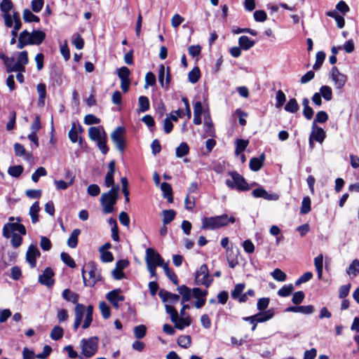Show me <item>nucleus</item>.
<instances>
[{
  "instance_id": "nucleus-1",
  "label": "nucleus",
  "mask_w": 359,
  "mask_h": 359,
  "mask_svg": "<svg viewBox=\"0 0 359 359\" xmlns=\"http://www.w3.org/2000/svg\"><path fill=\"white\" fill-rule=\"evenodd\" d=\"M236 218L233 216H229L227 214L215 217H205L202 219V229L214 230L226 226L229 223H234Z\"/></svg>"
},
{
  "instance_id": "nucleus-2",
  "label": "nucleus",
  "mask_w": 359,
  "mask_h": 359,
  "mask_svg": "<svg viewBox=\"0 0 359 359\" xmlns=\"http://www.w3.org/2000/svg\"><path fill=\"white\" fill-rule=\"evenodd\" d=\"M81 273L86 286L93 287L102 279L100 270L93 262L87 263L82 269Z\"/></svg>"
},
{
  "instance_id": "nucleus-3",
  "label": "nucleus",
  "mask_w": 359,
  "mask_h": 359,
  "mask_svg": "<svg viewBox=\"0 0 359 359\" xmlns=\"http://www.w3.org/2000/svg\"><path fill=\"white\" fill-rule=\"evenodd\" d=\"M119 186L116 185L106 193L102 194L100 198V203L103 207L104 213H111L114 210V205L118 198Z\"/></svg>"
},
{
  "instance_id": "nucleus-4",
  "label": "nucleus",
  "mask_w": 359,
  "mask_h": 359,
  "mask_svg": "<svg viewBox=\"0 0 359 359\" xmlns=\"http://www.w3.org/2000/svg\"><path fill=\"white\" fill-rule=\"evenodd\" d=\"M231 179L226 180V185L231 189H236L239 191H247L250 189L244 177L236 171L230 172Z\"/></svg>"
},
{
  "instance_id": "nucleus-5",
  "label": "nucleus",
  "mask_w": 359,
  "mask_h": 359,
  "mask_svg": "<svg viewBox=\"0 0 359 359\" xmlns=\"http://www.w3.org/2000/svg\"><path fill=\"white\" fill-rule=\"evenodd\" d=\"M98 339L96 337L83 339L81 341V353L86 358H90L96 353Z\"/></svg>"
},
{
  "instance_id": "nucleus-6",
  "label": "nucleus",
  "mask_w": 359,
  "mask_h": 359,
  "mask_svg": "<svg viewBox=\"0 0 359 359\" xmlns=\"http://www.w3.org/2000/svg\"><path fill=\"white\" fill-rule=\"evenodd\" d=\"M274 316V312L273 309H269L264 312H259L254 316L249 317H244L243 319L245 321H248L250 323H253V326L252 327V331H255L257 327V323H264L266 322Z\"/></svg>"
},
{
  "instance_id": "nucleus-7",
  "label": "nucleus",
  "mask_w": 359,
  "mask_h": 359,
  "mask_svg": "<svg viewBox=\"0 0 359 359\" xmlns=\"http://www.w3.org/2000/svg\"><path fill=\"white\" fill-rule=\"evenodd\" d=\"M195 281L197 285H203L208 287L212 279L209 276L208 269L206 264H202L196 273Z\"/></svg>"
},
{
  "instance_id": "nucleus-8",
  "label": "nucleus",
  "mask_w": 359,
  "mask_h": 359,
  "mask_svg": "<svg viewBox=\"0 0 359 359\" xmlns=\"http://www.w3.org/2000/svg\"><path fill=\"white\" fill-rule=\"evenodd\" d=\"M126 130L123 127H117L111 134V138L114 143L116 149L123 153L125 149V140L123 139V135L125 134Z\"/></svg>"
},
{
  "instance_id": "nucleus-9",
  "label": "nucleus",
  "mask_w": 359,
  "mask_h": 359,
  "mask_svg": "<svg viewBox=\"0 0 359 359\" xmlns=\"http://www.w3.org/2000/svg\"><path fill=\"white\" fill-rule=\"evenodd\" d=\"M15 231H18L22 235H25L27 233L26 229L23 224L18 222H8L4 226L3 236L8 238L11 237V233H13Z\"/></svg>"
},
{
  "instance_id": "nucleus-10",
  "label": "nucleus",
  "mask_w": 359,
  "mask_h": 359,
  "mask_svg": "<svg viewBox=\"0 0 359 359\" xmlns=\"http://www.w3.org/2000/svg\"><path fill=\"white\" fill-rule=\"evenodd\" d=\"M145 262L147 266L149 262L151 265L158 266L163 264V258L154 248H149L146 250Z\"/></svg>"
},
{
  "instance_id": "nucleus-11",
  "label": "nucleus",
  "mask_w": 359,
  "mask_h": 359,
  "mask_svg": "<svg viewBox=\"0 0 359 359\" xmlns=\"http://www.w3.org/2000/svg\"><path fill=\"white\" fill-rule=\"evenodd\" d=\"M41 252L35 245H30L26 252V261L33 269L36 266V258L39 257Z\"/></svg>"
},
{
  "instance_id": "nucleus-12",
  "label": "nucleus",
  "mask_w": 359,
  "mask_h": 359,
  "mask_svg": "<svg viewBox=\"0 0 359 359\" xmlns=\"http://www.w3.org/2000/svg\"><path fill=\"white\" fill-rule=\"evenodd\" d=\"M330 76L336 88L341 89L344 86L346 82V76L341 74L336 67L331 69Z\"/></svg>"
},
{
  "instance_id": "nucleus-13",
  "label": "nucleus",
  "mask_w": 359,
  "mask_h": 359,
  "mask_svg": "<svg viewBox=\"0 0 359 359\" xmlns=\"http://www.w3.org/2000/svg\"><path fill=\"white\" fill-rule=\"evenodd\" d=\"M54 272L53 271L48 267L45 269L43 273L39 277V282L43 285L47 287H51L54 284L53 280Z\"/></svg>"
},
{
  "instance_id": "nucleus-14",
  "label": "nucleus",
  "mask_w": 359,
  "mask_h": 359,
  "mask_svg": "<svg viewBox=\"0 0 359 359\" xmlns=\"http://www.w3.org/2000/svg\"><path fill=\"white\" fill-rule=\"evenodd\" d=\"M28 62L27 52L26 50L20 52L18 55V60L15 63V67L18 72H24L25 71V65L28 64Z\"/></svg>"
},
{
  "instance_id": "nucleus-15",
  "label": "nucleus",
  "mask_w": 359,
  "mask_h": 359,
  "mask_svg": "<svg viewBox=\"0 0 359 359\" xmlns=\"http://www.w3.org/2000/svg\"><path fill=\"white\" fill-rule=\"evenodd\" d=\"M107 299L116 308L119 307V302L124 300V297L120 294L119 290H114L107 294Z\"/></svg>"
},
{
  "instance_id": "nucleus-16",
  "label": "nucleus",
  "mask_w": 359,
  "mask_h": 359,
  "mask_svg": "<svg viewBox=\"0 0 359 359\" xmlns=\"http://www.w3.org/2000/svg\"><path fill=\"white\" fill-rule=\"evenodd\" d=\"M88 135L91 140L97 142L107 135L102 127H90L88 129Z\"/></svg>"
},
{
  "instance_id": "nucleus-17",
  "label": "nucleus",
  "mask_w": 359,
  "mask_h": 359,
  "mask_svg": "<svg viewBox=\"0 0 359 359\" xmlns=\"http://www.w3.org/2000/svg\"><path fill=\"white\" fill-rule=\"evenodd\" d=\"M27 37H28L29 43L31 45H39L44 40L46 34L42 31L34 30L32 33L29 32V36Z\"/></svg>"
},
{
  "instance_id": "nucleus-18",
  "label": "nucleus",
  "mask_w": 359,
  "mask_h": 359,
  "mask_svg": "<svg viewBox=\"0 0 359 359\" xmlns=\"http://www.w3.org/2000/svg\"><path fill=\"white\" fill-rule=\"evenodd\" d=\"M252 195L255 198H263L266 200H272V201H276L279 198L278 194H269L263 188H257V189H254L252 191Z\"/></svg>"
},
{
  "instance_id": "nucleus-19",
  "label": "nucleus",
  "mask_w": 359,
  "mask_h": 359,
  "mask_svg": "<svg viewBox=\"0 0 359 359\" xmlns=\"http://www.w3.org/2000/svg\"><path fill=\"white\" fill-rule=\"evenodd\" d=\"M115 172V161H111L109 162L108 165V171L106 174L105 178H104V184L106 187H115L114 185V175Z\"/></svg>"
},
{
  "instance_id": "nucleus-20",
  "label": "nucleus",
  "mask_w": 359,
  "mask_h": 359,
  "mask_svg": "<svg viewBox=\"0 0 359 359\" xmlns=\"http://www.w3.org/2000/svg\"><path fill=\"white\" fill-rule=\"evenodd\" d=\"M158 295L163 302H168L170 304H175L180 299V296L178 294H172L165 290H161Z\"/></svg>"
},
{
  "instance_id": "nucleus-21",
  "label": "nucleus",
  "mask_w": 359,
  "mask_h": 359,
  "mask_svg": "<svg viewBox=\"0 0 359 359\" xmlns=\"http://www.w3.org/2000/svg\"><path fill=\"white\" fill-rule=\"evenodd\" d=\"M177 290L182 295V301L181 304H184L187 302H189L191 298V290L187 286L182 285L178 286Z\"/></svg>"
},
{
  "instance_id": "nucleus-22",
  "label": "nucleus",
  "mask_w": 359,
  "mask_h": 359,
  "mask_svg": "<svg viewBox=\"0 0 359 359\" xmlns=\"http://www.w3.org/2000/svg\"><path fill=\"white\" fill-rule=\"evenodd\" d=\"M161 189L163 191V196L168 200V202H173L172 189L169 183L163 182L160 185Z\"/></svg>"
},
{
  "instance_id": "nucleus-23",
  "label": "nucleus",
  "mask_w": 359,
  "mask_h": 359,
  "mask_svg": "<svg viewBox=\"0 0 359 359\" xmlns=\"http://www.w3.org/2000/svg\"><path fill=\"white\" fill-rule=\"evenodd\" d=\"M264 155L262 154L259 158H252L250 161V168L253 171H258L261 169L264 161Z\"/></svg>"
},
{
  "instance_id": "nucleus-24",
  "label": "nucleus",
  "mask_w": 359,
  "mask_h": 359,
  "mask_svg": "<svg viewBox=\"0 0 359 359\" xmlns=\"http://www.w3.org/2000/svg\"><path fill=\"white\" fill-rule=\"evenodd\" d=\"M204 128L206 136L213 137L215 135L214 126L209 115L204 118Z\"/></svg>"
},
{
  "instance_id": "nucleus-25",
  "label": "nucleus",
  "mask_w": 359,
  "mask_h": 359,
  "mask_svg": "<svg viewBox=\"0 0 359 359\" xmlns=\"http://www.w3.org/2000/svg\"><path fill=\"white\" fill-rule=\"evenodd\" d=\"M238 44L242 49L247 50L253 47L255 42L247 36H241L238 39Z\"/></svg>"
},
{
  "instance_id": "nucleus-26",
  "label": "nucleus",
  "mask_w": 359,
  "mask_h": 359,
  "mask_svg": "<svg viewBox=\"0 0 359 359\" xmlns=\"http://www.w3.org/2000/svg\"><path fill=\"white\" fill-rule=\"evenodd\" d=\"M62 297L67 302H70L73 304H77L79 298V295L69 289H65L62 292Z\"/></svg>"
},
{
  "instance_id": "nucleus-27",
  "label": "nucleus",
  "mask_w": 359,
  "mask_h": 359,
  "mask_svg": "<svg viewBox=\"0 0 359 359\" xmlns=\"http://www.w3.org/2000/svg\"><path fill=\"white\" fill-rule=\"evenodd\" d=\"M310 135H312L313 139L316 142H318L320 143H322L324 141L326 136L325 130L322 128L318 127V126L316 128L312 129Z\"/></svg>"
},
{
  "instance_id": "nucleus-28",
  "label": "nucleus",
  "mask_w": 359,
  "mask_h": 359,
  "mask_svg": "<svg viewBox=\"0 0 359 359\" xmlns=\"http://www.w3.org/2000/svg\"><path fill=\"white\" fill-rule=\"evenodd\" d=\"M81 233V230L75 229L72 231L70 236L67 240V245L71 248H75L78 244V238Z\"/></svg>"
},
{
  "instance_id": "nucleus-29",
  "label": "nucleus",
  "mask_w": 359,
  "mask_h": 359,
  "mask_svg": "<svg viewBox=\"0 0 359 359\" xmlns=\"http://www.w3.org/2000/svg\"><path fill=\"white\" fill-rule=\"evenodd\" d=\"M37 93L39 94L38 104L39 106H43L45 104V98L46 96V88L44 83H39L36 86Z\"/></svg>"
},
{
  "instance_id": "nucleus-30",
  "label": "nucleus",
  "mask_w": 359,
  "mask_h": 359,
  "mask_svg": "<svg viewBox=\"0 0 359 359\" xmlns=\"http://www.w3.org/2000/svg\"><path fill=\"white\" fill-rule=\"evenodd\" d=\"M328 119V115L324 111H320L317 113L316 118L314 121L312 123V129H315L317 128V123H325Z\"/></svg>"
},
{
  "instance_id": "nucleus-31",
  "label": "nucleus",
  "mask_w": 359,
  "mask_h": 359,
  "mask_svg": "<svg viewBox=\"0 0 359 359\" xmlns=\"http://www.w3.org/2000/svg\"><path fill=\"white\" fill-rule=\"evenodd\" d=\"M284 109L286 111L294 114L298 111L299 106L295 98H291L288 100Z\"/></svg>"
},
{
  "instance_id": "nucleus-32",
  "label": "nucleus",
  "mask_w": 359,
  "mask_h": 359,
  "mask_svg": "<svg viewBox=\"0 0 359 359\" xmlns=\"http://www.w3.org/2000/svg\"><path fill=\"white\" fill-rule=\"evenodd\" d=\"M40 210L39 202H35L29 208V215L32 218V223L35 224L39 221L38 212Z\"/></svg>"
},
{
  "instance_id": "nucleus-33",
  "label": "nucleus",
  "mask_w": 359,
  "mask_h": 359,
  "mask_svg": "<svg viewBox=\"0 0 359 359\" xmlns=\"http://www.w3.org/2000/svg\"><path fill=\"white\" fill-rule=\"evenodd\" d=\"M68 136L72 143H76L79 140L80 144L82 142L81 137L79 138L78 131L76 130V126L75 123H72V128L68 133Z\"/></svg>"
},
{
  "instance_id": "nucleus-34",
  "label": "nucleus",
  "mask_w": 359,
  "mask_h": 359,
  "mask_svg": "<svg viewBox=\"0 0 359 359\" xmlns=\"http://www.w3.org/2000/svg\"><path fill=\"white\" fill-rule=\"evenodd\" d=\"M27 36H29V32L27 30L25 29L20 32L18 37V43L17 46L19 49L23 48L27 45H31L30 43H29V40L25 39Z\"/></svg>"
},
{
  "instance_id": "nucleus-35",
  "label": "nucleus",
  "mask_w": 359,
  "mask_h": 359,
  "mask_svg": "<svg viewBox=\"0 0 359 359\" xmlns=\"http://www.w3.org/2000/svg\"><path fill=\"white\" fill-rule=\"evenodd\" d=\"M139 110L145 112L149 109V100L146 96H140L138 99Z\"/></svg>"
},
{
  "instance_id": "nucleus-36",
  "label": "nucleus",
  "mask_w": 359,
  "mask_h": 359,
  "mask_svg": "<svg viewBox=\"0 0 359 359\" xmlns=\"http://www.w3.org/2000/svg\"><path fill=\"white\" fill-rule=\"evenodd\" d=\"M323 255H319L314 259V265L317 271L318 277L319 279L321 278L323 275Z\"/></svg>"
},
{
  "instance_id": "nucleus-37",
  "label": "nucleus",
  "mask_w": 359,
  "mask_h": 359,
  "mask_svg": "<svg viewBox=\"0 0 359 359\" xmlns=\"http://www.w3.org/2000/svg\"><path fill=\"white\" fill-rule=\"evenodd\" d=\"M189 147L186 142H182L177 148H176V156L178 158H182L189 154Z\"/></svg>"
},
{
  "instance_id": "nucleus-38",
  "label": "nucleus",
  "mask_w": 359,
  "mask_h": 359,
  "mask_svg": "<svg viewBox=\"0 0 359 359\" xmlns=\"http://www.w3.org/2000/svg\"><path fill=\"white\" fill-rule=\"evenodd\" d=\"M23 19L25 22H38L40 20V19L38 16L33 14L32 12L27 8H25L23 11Z\"/></svg>"
},
{
  "instance_id": "nucleus-39",
  "label": "nucleus",
  "mask_w": 359,
  "mask_h": 359,
  "mask_svg": "<svg viewBox=\"0 0 359 359\" xmlns=\"http://www.w3.org/2000/svg\"><path fill=\"white\" fill-rule=\"evenodd\" d=\"M63 329L61 327L56 325L52 329L50 337L52 339L57 341L63 337Z\"/></svg>"
},
{
  "instance_id": "nucleus-40",
  "label": "nucleus",
  "mask_w": 359,
  "mask_h": 359,
  "mask_svg": "<svg viewBox=\"0 0 359 359\" xmlns=\"http://www.w3.org/2000/svg\"><path fill=\"white\" fill-rule=\"evenodd\" d=\"M201 73L198 67L193 68L188 74V79L191 83H196L200 79Z\"/></svg>"
},
{
  "instance_id": "nucleus-41",
  "label": "nucleus",
  "mask_w": 359,
  "mask_h": 359,
  "mask_svg": "<svg viewBox=\"0 0 359 359\" xmlns=\"http://www.w3.org/2000/svg\"><path fill=\"white\" fill-rule=\"evenodd\" d=\"M175 212L173 210H166L163 211V223L165 225L170 223L175 217Z\"/></svg>"
},
{
  "instance_id": "nucleus-42",
  "label": "nucleus",
  "mask_w": 359,
  "mask_h": 359,
  "mask_svg": "<svg viewBox=\"0 0 359 359\" xmlns=\"http://www.w3.org/2000/svg\"><path fill=\"white\" fill-rule=\"evenodd\" d=\"M320 95L323 97L325 100L330 101L332 99V91L330 86H323L320 88Z\"/></svg>"
},
{
  "instance_id": "nucleus-43",
  "label": "nucleus",
  "mask_w": 359,
  "mask_h": 359,
  "mask_svg": "<svg viewBox=\"0 0 359 359\" xmlns=\"http://www.w3.org/2000/svg\"><path fill=\"white\" fill-rule=\"evenodd\" d=\"M177 344L184 348H187L191 346V339L189 335H181L177 339Z\"/></svg>"
},
{
  "instance_id": "nucleus-44",
  "label": "nucleus",
  "mask_w": 359,
  "mask_h": 359,
  "mask_svg": "<svg viewBox=\"0 0 359 359\" xmlns=\"http://www.w3.org/2000/svg\"><path fill=\"white\" fill-rule=\"evenodd\" d=\"M327 15L330 17L334 18L337 22L339 28H343L345 24L344 18L339 15L336 11L327 12Z\"/></svg>"
},
{
  "instance_id": "nucleus-45",
  "label": "nucleus",
  "mask_w": 359,
  "mask_h": 359,
  "mask_svg": "<svg viewBox=\"0 0 359 359\" xmlns=\"http://www.w3.org/2000/svg\"><path fill=\"white\" fill-rule=\"evenodd\" d=\"M245 287V285L244 283L236 284L231 293V297L234 299H237L243 294Z\"/></svg>"
},
{
  "instance_id": "nucleus-46",
  "label": "nucleus",
  "mask_w": 359,
  "mask_h": 359,
  "mask_svg": "<svg viewBox=\"0 0 359 359\" xmlns=\"http://www.w3.org/2000/svg\"><path fill=\"white\" fill-rule=\"evenodd\" d=\"M147 333V327L144 325H140L134 327V335L135 338L141 339L144 338Z\"/></svg>"
},
{
  "instance_id": "nucleus-47",
  "label": "nucleus",
  "mask_w": 359,
  "mask_h": 359,
  "mask_svg": "<svg viewBox=\"0 0 359 359\" xmlns=\"http://www.w3.org/2000/svg\"><path fill=\"white\" fill-rule=\"evenodd\" d=\"M72 41L77 49L81 50L83 48L84 40L79 34H74L72 36Z\"/></svg>"
},
{
  "instance_id": "nucleus-48",
  "label": "nucleus",
  "mask_w": 359,
  "mask_h": 359,
  "mask_svg": "<svg viewBox=\"0 0 359 359\" xmlns=\"http://www.w3.org/2000/svg\"><path fill=\"white\" fill-rule=\"evenodd\" d=\"M359 271V261L358 259L353 260L352 264L348 268L346 272L349 276L355 277Z\"/></svg>"
},
{
  "instance_id": "nucleus-49",
  "label": "nucleus",
  "mask_w": 359,
  "mask_h": 359,
  "mask_svg": "<svg viewBox=\"0 0 359 359\" xmlns=\"http://www.w3.org/2000/svg\"><path fill=\"white\" fill-rule=\"evenodd\" d=\"M276 102L275 106L278 109L282 107L283 106L284 103L285 102L286 96H285V93L281 90H279L276 92Z\"/></svg>"
},
{
  "instance_id": "nucleus-50",
  "label": "nucleus",
  "mask_w": 359,
  "mask_h": 359,
  "mask_svg": "<svg viewBox=\"0 0 359 359\" xmlns=\"http://www.w3.org/2000/svg\"><path fill=\"white\" fill-rule=\"evenodd\" d=\"M271 276L273 279H275L277 281L283 282L287 279V276L285 273H284L283 271H281L279 269H274L271 273Z\"/></svg>"
},
{
  "instance_id": "nucleus-51",
  "label": "nucleus",
  "mask_w": 359,
  "mask_h": 359,
  "mask_svg": "<svg viewBox=\"0 0 359 359\" xmlns=\"http://www.w3.org/2000/svg\"><path fill=\"white\" fill-rule=\"evenodd\" d=\"M293 290L294 287L292 284L285 285L278 291V294L283 297H288L291 294Z\"/></svg>"
},
{
  "instance_id": "nucleus-52",
  "label": "nucleus",
  "mask_w": 359,
  "mask_h": 359,
  "mask_svg": "<svg viewBox=\"0 0 359 359\" xmlns=\"http://www.w3.org/2000/svg\"><path fill=\"white\" fill-rule=\"evenodd\" d=\"M23 167L22 165H13L9 167L8 170V173L13 177H18L21 175V174L23 172Z\"/></svg>"
},
{
  "instance_id": "nucleus-53",
  "label": "nucleus",
  "mask_w": 359,
  "mask_h": 359,
  "mask_svg": "<svg viewBox=\"0 0 359 359\" xmlns=\"http://www.w3.org/2000/svg\"><path fill=\"white\" fill-rule=\"evenodd\" d=\"M175 323V327L179 330L184 329V327H187L191 324V320L189 317L182 316V318H179L177 316V320Z\"/></svg>"
},
{
  "instance_id": "nucleus-54",
  "label": "nucleus",
  "mask_w": 359,
  "mask_h": 359,
  "mask_svg": "<svg viewBox=\"0 0 359 359\" xmlns=\"http://www.w3.org/2000/svg\"><path fill=\"white\" fill-rule=\"evenodd\" d=\"M60 257L62 261L70 268L76 267V263L74 260L70 257V255L68 253L64 252H62L60 254Z\"/></svg>"
},
{
  "instance_id": "nucleus-55",
  "label": "nucleus",
  "mask_w": 359,
  "mask_h": 359,
  "mask_svg": "<svg viewBox=\"0 0 359 359\" xmlns=\"http://www.w3.org/2000/svg\"><path fill=\"white\" fill-rule=\"evenodd\" d=\"M311 211V199L309 196L303 198L300 212L302 214H307Z\"/></svg>"
},
{
  "instance_id": "nucleus-56",
  "label": "nucleus",
  "mask_w": 359,
  "mask_h": 359,
  "mask_svg": "<svg viewBox=\"0 0 359 359\" xmlns=\"http://www.w3.org/2000/svg\"><path fill=\"white\" fill-rule=\"evenodd\" d=\"M325 58V53L323 51H318L316 56V62L313 66V69H318L321 67Z\"/></svg>"
},
{
  "instance_id": "nucleus-57",
  "label": "nucleus",
  "mask_w": 359,
  "mask_h": 359,
  "mask_svg": "<svg viewBox=\"0 0 359 359\" xmlns=\"http://www.w3.org/2000/svg\"><path fill=\"white\" fill-rule=\"evenodd\" d=\"M13 7V4L11 0H2L0 4V8L4 14L10 13Z\"/></svg>"
},
{
  "instance_id": "nucleus-58",
  "label": "nucleus",
  "mask_w": 359,
  "mask_h": 359,
  "mask_svg": "<svg viewBox=\"0 0 359 359\" xmlns=\"http://www.w3.org/2000/svg\"><path fill=\"white\" fill-rule=\"evenodd\" d=\"M47 175L46 170L43 167L38 168L32 175V180L34 182H37L40 177H43Z\"/></svg>"
},
{
  "instance_id": "nucleus-59",
  "label": "nucleus",
  "mask_w": 359,
  "mask_h": 359,
  "mask_svg": "<svg viewBox=\"0 0 359 359\" xmlns=\"http://www.w3.org/2000/svg\"><path fill=\"white\" fill-rule=\"evenodd\" d=\"M165 307L166 313L170 316L172 322L177 323L178 313L176 309L169 304H165Z\"/></svg>"
},
{
  "instance_id": "nucleus-60",
  "label": "nucleus",
  "mask_w": 359,
  "mask_h": 359,
  "mask_svg": "<svg viewBox=\"0 0 359 359\" xmlns=\"http://www.w3.org/2000/svg\"><path fill=\"white\" fill-rule=\"evenodd\" d=\"M100 310L101 311L102 316L104 319H107L110 317L111 312L109 306L107 304L106 302H102L99 305Z\"/></svg>"
},
{
  "instance_id": "nucleus-61",
  "label": "nucleus",
  "mask_w": 359,
  "mask_h": 359,
  "mask_svg": "<svg viewBox=\"0 0 359 359\" xmlns=\"http://www.w3.org/2000/svg\"><path fill=\"white\" fill-rule=\"evenodd\" d=\"M85 312V306L81 304H76L74 309L75 318L83 320V314Z\"/></svg>"
},
{
  "instance_id": "nucleus-62",
  "label": "nucleus",
  "mask_w": 359,
  "mask_h": 359,
  "mask_svg": "<svg viewBox=\"0 0 359 359\" xmlns=\"http://www.w3.org/2000/svg\"><path fill=\"white\" fill-rule=\"evenodd\" d=\"M248 141L244 140H238L236 141V147L235 153L236 155L242 153L247 147Z\"/></svg>"
},
{
  "instance_id": "nucleus-63",
  "label": "nucleus",
  "mask_w": 359,
  "mask_h": 359,
  "mask_svg": "<svg viewBox=\"0 0 359 359\" xmlns=\"http://www.w3.org/2000/svg\"><path fill=\"white\" fill-rule=\"evenodd\" d=\"M304 297V292L303 291H298L293 294L292 302L294 304L298 305L303 302Z\"/></svg>"
},
{
  "instance_id": "nucleus-64",
  "label": "nucleus",
  "mask_w": 359,
  "mask_h": 359,
  "mask_svg": "<svg viewBox=\"0 0 359 359\" xmlns=\"http://www.w3.org/2000/svg\"><path fill=\"white\" fill-rule=\"evenodd\" d=\"M130 72L126 67H122L118 69V76L121 80H130Z\"/></svg>"
}]
</instances>
